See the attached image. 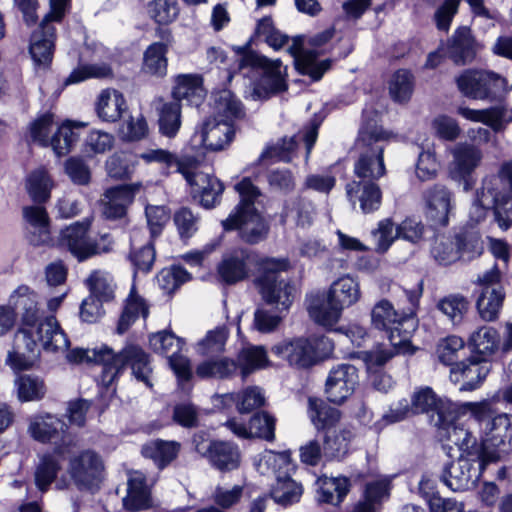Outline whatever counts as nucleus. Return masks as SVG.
Segmentation results:
<instances>
[{"mask_svg": "<svg viewBox=\"0 0 512 512\" xmlns=\"http://www.w3.org/2000/svg\"><path fill=\"white\" fill-rule=\"evenodd\" d=\"M437 308L453 324H460L469 310V301L460 294H451L439 300Z\"/></svg>", "mask_w": 512, "mask_h": 512, "instance_id": "61", "label": "nucleus"}, {"mask_svg": "<svg viewBox=\"0 0 512 512\" xmlns=\"http://www.w3.org/2000/svg\"><path fill=\"white\" fill-rule=\"evenodd\" d=\"M40 351L37 342L33 339L32 330L20 328L14 336V346L8 352L6 364L14 371L28 370L38 360Z\"/></svg>", "mask_w": 512, "mask_h": 512, "instance_id": "20", "label": "nucleus"}, {"mask_svg": "<svg viewBox=\"0 0 512 512\" xmlns=\"http://www.w3.org/2000/svg\"><path fill=\"white\" fill-rule=\"evenodd\" d=\"M243 376L254 370L263 369L269 364L267 352L262 346L244 348L238 357Z\"/></svg>", "mask_w": 512, "mask_h": 512, "instance_id": "63", "label": "nucleus"}, {"mask_svg": "<svg viewBox=\"0 0 512 512\" xmlns=\"http://www.w3.org/2000/svg\"><path fill=\"white\" fill-rule=\"evenodd\" d=\"M237 368V363L229 358L209 359L197 366L196 374L200 378H226L234 374Z\"/></svg>", "mask_w": 512, "mask_h": 512, "instance_id": "60", "label": "nucleus"}, {"mask_svg": "<svg viewBox=\"0 0 512 512\" xmlns=\"http://www.w3.org/2000/svg\"><path fill=\"white\" fill-rule=\"evenodd\" d=\"M126 510L135 512L151 506L150 492L146 485V477L140 471L129 474L127 495L123 498Z\"/></svg>", "mask_w": 512, "mask_h": 512, "instance_id": "37", "label": "nucleus"}, {"mask_svg": "<svg viewBox=\"0 0 512 512\" xmlns=\"http://www.w3.org/2000/svg\"><path fill=\"white\" fill-rule=\"evenodd\" d=\"M195 449L202 457L206 458L210 465L221 472L237 469L241 463L239 447L228 441H197Z\"/></svg>", "mask_w": 512, "mask_h": 512, "instance_id": "18", "label": "nucleus"}, {"mask_svg": "<svg viewBox=\"0 0 512 512\" xmlns=\"http://www.w3.org/2000/svg\"><path fill=\"white\" fill-rule=\"evenodd\" d=\"M308 414L317 430L331 431L339 422L341 414L336 408L330 407L322 400L308 399Z\"/></svg>", "mask_w": 512, "mask_h": 512, "instance_id": "48", "label": "nucleus"}, {"mask_svg": "<svg viewBox=\"0 0 512 512\" xmlns=\"http://www.w3.org/2000/svg\"><path fill=\"white\" fill-rule=\"evenodd\" d=\"M90 295L101 302H111L115 298L116 283L114 277L106 270L97 269L90 273L85 281Z\"/></svg>", "mask_w": 512, "mask_h": 512, "instance_id": "49", "label": "nucleus"}, {"mask_svg": "<svg viewBox=\"0 0 512 512\" xmlns=\"http://www.w3.org/2000/svg\"><path fill=\"white\" fill-rule=\"evenodd\" d=\"M277 419L274 415L263 411L254 414L248 425L237 421L236 419L228 420L226 427L237 437L240 438H258L267 442L275 440V428Z\"/></svg>", "mask_w": 512, "mask_h": 512, "instance_id": "21", "label": "nucleus"}, {"mask_svg": "<svg viewBox=\"0 0 512 512\" xmlns=\"http://www.w3.org/2000/svg\"><path fill=\"white\" fill-rule=\"evenodd\" d=\"M490 369L491 365L487 360L468 359L456 363L451 368V378L454 381H459V377L465 380L461 390H474L486 378Z\"/></svg>", "mask_w": 512, "mask_h": 512, "instance_id": "32", "label": "nucleus"}, {"mask_svg": "<svg viewBox=\"0 0 512 512\" xmlns=\"http://www.w3.org/2000/svg\"><path fill=\"white\" fill-rule=\"evenodd\" d=\"M434 412L432 421L440 431V437L448 440L449 430L453 426H458L456 420L455 405L444 399L437 398L430 387H420L414 391L411 397V403L406 399L400 400L395 407L383 415V421L388 424L396 423L405 418L418 413Z\"/></svg>", "mask_w": 512, "mask_h": 512, "instance_id": "4", "label": "nucleus"}, {"mask_svg": "<svg viewBox=\"0 0 512 512\" xmlns=\"http://www.w3.org/2000/svg\"><path fill=\"white\" fill-rule=\"evenodd\" d=\"M102 457L93 450H84L69 461L68 472L79 489L97 488L104 478Z\"/></svg>", "mask_w": 512, "mask_h": 512, "instance_id": "15", "label": "nucleus"}, {"mask_svg": "<svg viewBox=\"0 0 512 512\" xmlns=\"http://www.w3.org/2000/svg\"><path fill=\"white\" fill-rule=\"evenodd\" d=\"M146 164L157 163L166 169L176 167L194 193L200 195V202L205 208H212L219 201L224 190L223 184L214 176L200 172L199 161L190 155L177 156L166 149H148L137 155Z\"/></svg>", "mask_w": 512, "mask_h": 512, "instance_id": "3", "label": "nucleus"}, {"mask_svg": "<svg viewBox=\"0 0 512 512\" xmlns=\"http://www.w3.org/2000/svg\"><path fill=\"white\" fill-rule=\"evenodd\" d=\"M474 40L468 27H460L453 34L446 47L447 56L455 63H465L473 57Z\"/></svg>", "mask_w": 512, "mask_h": 512, "instance_id": "50", "label": "nucleus"}, {"mask_svg": "<svg viewBox=\"0 0 512 512\" xmlns=\"http://www.w3.org/2000/svg\"><path fill=\"white\" fill-rule=\"evenodd\" d=\"M390 483L386 478L377 479L366 484L364 500L353 512H376L382 501L389 497Z\"/></svg>", "mask_w": 512, "mask_h": 512, "instance_id": "51", "label": "nucleus"}, {"mask_svg": "<svg viewBox=\"0 0 512 512\" xmlns=\"http://www.w3.org/2000/svg\"><path fill=\"white\" fill-rule=\"evenodd\" d=\"M317 501L319 503L340 505L349 492V480L346 477H319L316 481Z\"/></svg>", "mask_w": 512, "mask_h": 512, "instance_id": "38", "label": "nucleus"}, {"mask_svg": "<svg viewBox=\"0 0 512 512\" xmlns=\"http://www.w3.org/2000/svg\"><path fill=\"white\" fill-rule=\"evenodd\" d=\"M173 96L176 100H186L189 104L198 106L205 96L202 78L196 74L177 76Z\"/></svg>", "mask_w": 512, "mask_h": 512, "instance_id": "43", "label": "nucleus"}, {"mask_svg": "<svg viewBox=\"0 0 512 512\" xmlns=\"http://www.w3.org/2000/svg\"><path fill=\"white\" fill-rule=\"evenodd\" d=\"M302 493L303 489L301 484L294 481L288 475H278L276 483L271 489V497L274 501L284 506L298 502Z\"/></svg>", "mask_w": 512, "mask_h": 512, "instance_id": "55", "label": "nucleus"}, {"mask_svg": "<svg viewBox=\"0 0 512 512\" xmlns=\"http://www.w3.org/2000/svg\"><path fill=\"white\" fill-rule=\"evenodd\" d=\"M272 352L291 366L308 368L314 365L310 342L305 338L284 341L272 347Z\"/></svg>", "mask_w": 512, "mask_h": 512, "instance_id": "31", "label": "nucleus"}, {"mask_svg": "<svg viewBox=\"0 0 512 512\" xmlns=\"http://www.w3.org/2000/svg\"><path fill=\"white\" fill-rule=\"evenodd\" d=\"M33 339L47 352H64L68 349L69 339L55 316H47L32 326Z\"/></svg>", "mask_w": 512, "mask_h": 512, "instance_id": "26", "label": "nucleus"}, {"mask_svg": "<svg viewBox=\"0 0 512 512\" xmlns=\"http://www.w3.org/2000/svg\"><path fill=\"white\" fill-rule=\"evenodd\" d=\"M413 91L412 75L407 70L396 71L389 83L391 97L397 102L407 101Z\"/></svg>", "mask_w": 512, "mask_h": 512, "instance_id": "64", "label": "nucleus"}, {"mask_svg": "<svg viewBox=\"0 0 512 512\" xmlns=\"http://www.w3.org/2000/svg\"><path fill=\"white\" fill-rule=\"evenodd\" d=\"M251 67L261 71L255 92L265 96L286 90L285 68L280 60H270L256 52H248L241 57L239 68Z\"/></svg>", "mask_w": 512, "mask_h": 512, "instance_id": "14", "label": "nucleus"}, {"mask_svg": "<svg viewBox=\"0 0 512 512\" xmlns=\"http://www.w3.org/2000/svg\"><path fill=\"white\" fill-rule=\"evenodd\" d=\"M49 1L50 12L43 18L39 27L33 31L29 47L35 64L43 66L49 65L53 57L56 34L52 22L61 21L70 2V0Z\"/></svg>", "mask_w": 512, "mask_h": 512, "instance_id": "11", "label": "nucleus"}, {"mask_svg": "<svg viewBox=\"0 0 512 512\" xmlns=\"http://www.w3.org/2000/svg\"><path fill=\"white\" fill-rule=\"evenodd\" d=\"M67 425L55 415L44 413L34 415L29 419L28 433L41 443H48L53 440H64Z\"/></svg>", "mask_w": 512, "mask_h": 512, "instance_id": "29", "label": "nucleus"}, {"mask_svg": "<svg viewBox=\"0 0 512 512\" xmlns=\"http://www.w3.org/2000/svg\"><path fill=\"white\" fill-rule=\"evenodd\" d=\"M181 449L177 441L155 439L146 442L141 448V454L151 459L159 469H164L173 462Z\"/></svg>", "mask_w": 512, "mask_h": 512, "instance_id": "40", "label": "nucleus"}, {"mask_svg": "<svg viewBox=\"0 0 512 512\" xmlns=\"http://www.w3.org/2000/svg\"><path fill=\"white\" fill-rule=\"evenodd\" d=\"M455 237L437 236L431 247V255L440 265H450L460 259V252Z\"/></svg>", "mask_w": 512, "mask_h": 512, "instance_id": "59", "label": "nucleus"}, {"mask_svg": "<svg viewBox=\"0 0 512 512\" xmlns=\"http://www.w3.org/2000/svg\"><path fill=\"white\" fill-rule=\"evenodd\" d=\"M453 157L454 169L460 176H465L479 165L482 153L477 147L462 143L453 149Z\"/></svg>", "mask_w": 512, "mask_h": 512, "instance_id": "54", "label": "nucleus"}, {"mask_svg": "<svg viewBox=\"0 0 512 512\" xmlns=\"http://www.w3.org/2000/svg\"><path fill=\"white\" fill-rule=\"evenodd\" d=\"M243 116L242 104L232 92L222 90L215 94L212 118L234 125V122Z\"/></svg>", "mask_w": 512, "mask_h": 512, "instance_id": "42", "label": "nucleus"}, {"mask_svg": "<svg viewBox=\"0 0 512 512\" xmlns=\"http://www.w3.org/2000/svg\"><path fill=\"white\" fill-rule=\"evenodd\" d=\"M371 324L385 331L391 346L400 352L410 351V341L417 327L413 309L398 311L387 299L377 301L371 310Z\"/></svg>", "mask_w": 512, "mask_h": 512, "instance_id": "5", "label": "nucleus"}, {"mask_svg": "<svg viewBox=\"0 0 512 512\" xmlns=\"http://www.w3.org/2000/svg\"><path fill=\"white\" fill-rule=\"evenodd\" d=\"M471 416L470 421L478 423L481 430V443L476 442L470 428L453 426L449 430L448 441L459 449L475 447L473 455L482 458L483 463H496L512 450V416L506 413L492 418L494 413L492 401L485 400L478 403H468Z\"/></svg>", "mask_w": 512, "mask_h": 512, "instance_id": "1", "label": "nucleus"}, {"mask_svg": "<svg viewBox=\"0 0 512 512\" xmlns=\"http://www.w3.org/2000/svg\"><path fill=\"white\" fill-rule=\"evenodd\" d=\"M76 129L70 122L56 127L54 115L47 112L30 123L29 134L34 143L43 147H51L54 153L60 157L68 154L79 139Z\"/></svg>", "mask_w": 512, "mask_h": 512, "instance_id": "9", "label": "nucleus"}, {"mask_svg": "<svg viewBox=\"0 0 512 512\" xmlns=\"http://www.w3.org/2000/svg\"><path fill=\"white\" fill-rule=\"evenodd\" d=\"M346 195L349 202L355 206L358 202L364 214L377 211L382 203V191L372 181H351L346 185Z\"/></svg>", "mask_w": 512, "mask_h": 512, "instance_id": "27", "label": "nucleus"}, {"mask_svg": "<svg viewBox=\"0 0 512 512\" xmlns=\"http://www.w3.org/2000/svg\"><path fill=\"white\" fill-rule=\"evenodd\" d=\"M140 183L115 186L107 189L101 199L102 213L107 219L125 216L127 207L133 202Z\"/></svg>", "mask_w": 512, "mask_h": 512, "instance_id": "25", "label": "nucleus"}, {"mask_svg": "<svg viewBox=\"0 0 512 512\" xmlns=\"http://www.w3.org/2000/svg\"><path fill=\"white\" fill-rule=\"evenodd\" d=\"M248 259V251L242 248L225 254L218 266L221 279L228 284H234L245 279L248 275Z\"/></svg>", "mask_w": 512, "mask_h": 512, "instance_id": "36", "label": "nucleus"}, {"mask_svg": "<svg viewBox=\"0 0 512 512\" xmlns=\"http://www.w3.org/2000/svg\"><path fill=\"white\" fill-rule=\"evenodd\" d=\"M224 403L236 402L240 413H248L265 404V396L259 387H248L239 394L229 393L222 396Z\"/></svg>", "mask_w": 512, "mask_h": 512, "instance_id": "58", "label": "nucleus"}, {"mask_svg": "<svg viewBox=\"0 0 512 512\" xmlns=\"http://www.w3.org/2000/svg\"><path fill=\"white\" fill-rule=\"evenodd\" d=\"M461 455L456 461L447 465L442 474V480L452 491L469 489L480 477L489 463H481L483 457L473 455L475 447L459 449Z\"/></svg>", "mask_w": 512, "mask_h": 512, "instance_id": "13", "label": "nucleus"}, {"mask_svg": "<svg viewBox=\"0 0 512 512\" xmlns=\"http://www.w3.org/2000/svg\"><path fill=\"white\" fill-rule=\"evenodd\" d=\"M495 190V187H482L471 214L475 213V222H480L485 218L486 208L492 205L496 223L501 230L506 231L512 226V194Z\"/></svg>", "mask_w": 512, "mask_h": 512, "instance_id": "16", "label": "nucleus"}, {"mask_svg": "<svg viewBox=\"0 0 512 512\" xmlns=\"http://www.w3.org/2000/svg\"><path fill=\"white\" fill-rule=\"evenodd\" d=\"M225 230L238 229L241 238L251 244L263 240L268 233V225L254 206L246 204L235 209L227 219L222 221Z\"/></svg>", "mask_w": 512, "mask_h": 512, "instance_id": "17", "label": "nucleus"}, {"mask_svg": "<svg viewBox=\"0 0 512 512\" xmlns=\"http://www.w3.org/2000/svg\"><path fill=\"white\" fill-rule=\"evenodd\" d=\"M54 181L44 167H39L28 174L25 188L30 198L36 203H45L50 199Z\"/></svg>", "mask_w": 512, "mask_h": 512, "instance_id": "47", "label": "nucleus"}, {"mask_svg": "<svg viewBox=\"0 0 512 512\" xmlns=\"http://www.w3.org/2000/svg\"><path fill=\"white\" fill-rule=\"evenodd\" d=\"M63 453L64 451L61 447H56L52 453L45 454L41 457L35 471V483L40 491H47L51 483L55 480L61 469L60 459Z\"/></svg>", "mask_w": 512, "mask_h": 512, "instance_id": "46", "label": "nucleus"}, {"mask_svg": "<svg viewBox=\"0 0 512 512\" xmlns=\"http://www.w3.org/2000/svg\"><path fill=\"white\" fill-rule=\"evenodd\" d=\"M333 33L332 29H326L311 36L305 43L301 39L293 40L288 51L293 56L296 69L301 74L308 75L313 80H319L330 68V60L318 61L317 58L322 52L320 49L332 39Z\"/></svg>", "mask_w": 512, "mask_h": 512, "instance_id": "10", "label": "nucleus"}, {"mask_svg": "<svg viewBox=\"0 0 512 512\" xmlns=\"http://www.w3.org/2000/svg\"><path fill=\"white\" fill-rule=\"evenodd\" d=\"M425 215L433 226H446L453 211L452 194L441 185H435L424 194Z\"/></svg>", "mask_w": 512, "mask_h": 512, "instance_id": "23", "label": "nucleus"}, {"mask_svg": "<svg viewBox=\"0 0 512 512\" xmlns=\"http://www.w3.org/2000/svg\"><path fill=\"white\" fill-rule=\"evenodd\" d=\"M15 387L20 402L39 401L46 394L44 381L32 375L18 376L15 380Z\"/></svg>", "mask_w": 512, "mask_h": 512, "instance_id": "57", "label": "nucleus"}, {"mask_svg": "<svg viewBox=\"0 0 512 512\" xmlns=\"http://www.w3.org/2000/svg\"><path fill=\"white\" fill-rule=\"evenodd\" d=\"M71 363H97L102 365L99 381L101 385L110 387L126 365L132 369L137 380L142 381L148 387L152 386L149 356L138 346H126L120 353L115 354L107 346L94 349L76 348L67 356Z\"/></svg>", "mask_w": 512, "mask_h": 512, "instance_id": "2", "label": "nucleus"}, {"mask_svg": "<svg viewBox=\"0 0 512 512\" xmlns=\"http://www.w3.org/2000/svg\"><path fill=\"white\" fill-rule=\"evenodd\" d=\"M288 268L286 259L266 258L260 262V274L255 280L262 299L279 311L288 310L295 297V288L279 276Z\"/></svg>", "mask_w": 512, "mask_h": 512, "instance_id": "6", "label": "nucleus"}, {"mask_svg": "<svg viewBox=\"0 0 512 512\" xmlns=\"http://www.w3.org/2000/svg\"><path fill=\"white\" fill-rule=\"evenodd\" d=\"M23 216L30 226L29 241L34 246L47 245L51 241L49 217L42 206H26Z\"/></svg>", "mask_w": 512, "mask_h": 512, "instance_id": "35", "label": "nucleus"}, {"mask_svg": "<svg viewBox=\"0 0 512 512\" xmlns=\"http://www.w3.org/2000/svg\"><path fill=\"white\" fill-rule=\"evenodd\" d=\"M235 134L234 125L209 117L199 133L201 145L210 151L225 149Z\"/></svg>", "mask_w": 512, "mask_h": 512, "instance_id": "28", "label": "nucleus"}, {"mask_svg": "<svg viewBox=\"0 0 512 512\" xmlns=\"http://www.w3.org/2000/svg\"><path fill=\"white\" fill-rule=\"evenodd\" d=\"M505 299L501 286L484 287L477 299L476 307L480 317L487 322L498 319Z\"/></svg>", "mask_w": 512, "mask_h": 512, "instance_id": "44", "label": "nucleus"}, {"mask_svg": "<svg viewBox=\"0 0 512 512\" xmlns=\"http://www.w3.org/2000/svg\"><path fill=\"white\" fill-rule=\"evenodd\" d=\"M148 314L146 301L137 293L135 285H132L118 320L117 333L124 334L139 317L146 319Z\"/></svg>", "mask_w": 512, "mask_h": 512, "instance_id": "41", "label": "nucleus"}, {"mask_svg": "<svg viewBox=\"0 0 512 512\" xmlns=\"http://www.w3.org/2000/svg\"><path fill=\"white\" fill-rule=\"evenodd\" d=\"M456 82L463 95L476 100L501 99L502 94L509 90L505 78L488 71L467 70Z\"/></svg>", "mask_w": 512, "mask_h": 512, "instance_id": "12", "label": "nucleus"}, {"mask_svg": "<svg viewBox=\"0 0 512 512\" xmlns=\"http://www.w3.org/2000/svg\"><path fill=\"white\" fill-rule=\"evenodd\" d=\"M314 216V204L301 197L286 201L281 213V218L284 223L293 222L295 225L301 227L311 225Z\"/></svg>", "mask_w": 512, "mask_h": 512, "instance_id": "45", "label": "nucleus"}, {"mask_svg": "<svg viewBox=\"0 0 512 512\" xmlns=\"http://www.w3.org/2000/svg\"><path fill=\"white\" fill-rule=\"evenodd\" d=\"M307 310L310 317L324 327L335 325L340 320L343 311L337 307L327 292L308 296Z\"/></svg>", "mask_w": 512, "mask_h": 512, "instance_id": "30", "label": "nucleus"}, {"mask_svg": "<svg viewBox=\"0 0 512 512\" xmlns=\"http://www.w3.org/2000/svg\"><path fill=\"white\" fill-rule=\"evenodd\" d=\"M327 293L337 307L344 310V308L350 307L360 300V283L356 278L344 275L332 282Z\"/></svg>", "mask_w": 512, "mask_h": 512, "instance_id": "39", "label": "nucleus"}, {"mask_svg": "<svg viewBox=\"0 0 512 512\" xmlns=\"http://www.w3.org/2000/svg\"><path fill=\"white\" fill-rule=\"evenodd\" d=\"M467 343L471 351L483 360L492 357L499 349L502 350L500 333L492 326L477 328L470 334Z\"/></svg>", "mask_w": 512, "mask_h": 512, "instance_id": "33", "label": "nucleus"}, {"mask_svg": "<svg viewBox=\"0 0 512 512\" xmlns=\"http://www.w3.org/2000/svg\"><path fill=\"white\" fill-rule=\"evenodd\" d=\"M168 45L163 42L150 44L144 52L143 71L145 73L162 77L167 73Z\"/></svg>", "mask_w": 512, "mask_h": 512, "instance_id": "52", "label": "nucleus"}, {"mask_svg": "<svg viewBox=\"0 0 512 512\" xmlns=\"http://www.w3.org/2000/svg\"><path fill=\"white\" fill-rule=\"evenodd\" d=\"M11 308L20 315L21 328L32 330L40 319L39 296L36 291L27 285H19L8 298Z\"/></svg>", "mask_w": 512, "mask_h": 512, "instance_id": "22", "label": "nucleus"}, {"mask_svg": "<svg viewBox=\"0 0 512 512\" xmlns=\"http://www.w3.org/2000/svg\"><path fill=\"white\" fill-rule=\"evenodd\" d=\"M353 432L343 428L327 431L324 437L323 456L327 459H338L345 456L349 450Z\"/></svg>", "mask_w": 512, "mask_h": 512, "instance_id": "53", "label": "nucleus"}, {"mask_svg": "<svg viewBox=\"0 0 512 512\" xmlns=\"http://www.w3.org/2000/svg\"><path fill=\"white\" fill-rule=\"evenodd\" d=\"M457 114L468 121L482 123L495 132L500 131L506 124L512 122V108L507 107L503 102L485 109L459 106Z\"/></svg>", "mask_w": 512, "mask_h": 512, "instance_id": "24", "label": "nucleus"}, {"mask_svg": "<svg viewBox=\"0 0 512 512\" xmlns=\"http://www.w3.org/2000/svg\"><path fill=\"white\" fill-rule=\"evenodd\" d=\"M228 335L229 331L224 326L208 331L206 336L197 343V352L203 356H214L223 352Z\"/></svg>", "mask_w": 512, "mask_h": 512, "instance_id": "62", "label": "nucleus"}, {"mask_svg": "<svg viewBox=\"0 0 512 512\" xmlns=\"http://www.w3.org/2000/svg\"><path fill=\"white\" fill-rule=\"evenodd\" d=\"M126 109L124 95L113 88L102 90L95 103L96 114L104 122H116Z\"/></svg>", "mask_w": 512, "mask_h": 512, "instance_id": "34", "label": "nucleus"}, {"mask_svg": "<svg viewBox=\"0 0 512 512\" xmlns=\"http://www.w3.org/2000/svg\"><path fill=\"white\" fill-rule=\"evenodd\" d=\"M357 384V368L347 363L338 364L330 370L325 382L327 399L342 404L353 394Z\"/></svg>", "mask_w": 512, "mask_h": 512, "instance_id": "19", "label": "nucleus"}, {"mask_svg": "<svg viewBox=\"0 0 512 512\" xmlns=\"http://www.w3.org/2000/svg\"><path fill=\"white\" fill-rule=\"evenodd\" d=\"M181 105L179 102L165 103L159 110V132L167 138H174L181 127Z\"/></svg>", "mask_w": 512, "mask_h": 512, "instance_id": "56", "label": "nucleus"}, {"mask_svg": "<svg viewBox=\"0 0 512 512\" xmlns=\"http://www.w3.org/2000/svg\"><path fill=\"white\" fill-rule=\"evenodd\" d=\"M89 228V220L78 221L65 227L59 233L58 246L68 250L80 262L110 252L113 246L110 234L105 233L91 239L88 235Z\"/></svg>", "mask_w": 512, "mask_h": 512, "instance_id": "7", "label": "nucleus"}, {"mask_svg": "<svg viewBox=\"0 0 512 512\" xmlns=\"http://www.w3.org/2000/svg\"><path fill=\"white\" fill-rule=\"evenodd\" d=\"M390 133L378 126H364L358 137V145L367 150L360 154L354 164V174L361 179L377 180L386 173L382 141L389 139Z\"/></svg>", "mask_w": 512, "mask_h": 512, "instance_id": "8", "label": "nucleus"}]
</instances>
